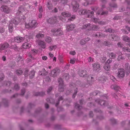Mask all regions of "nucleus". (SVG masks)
Returning <instances> with one entry per match:
<instances>
[{
    "mask_svg": "<svg viewBox=\"0 0 130 130\" xmlns=\"http://www.w3.org/2000/svg\"><path fill=\"white\" fill-rule=\"evenodd\" d=\"M119 75L120 77H123L124 76V73L123 70H121V71L119 73Z\"/></svg>",
    "mask_w": 130,
    "mask_h": 130,
    "instance_id": "f257e3e1",
    "label": "nucleus"
},
{
    "mask_svg": "<svg viewBox=\"0 0 130 130\" xmlns=\"http://www.w3.org/2000/svg\"><path fill=\"white\" fill-rule=\"evenodd\" d=\"M23 46L24 48H26L30 47V45L29 44L27 45V43H25L23 45Z\"/></svg>",
    "mask_w": 130,
    "mask_h": 130,
    "instance_id": "f03ea898",
    "label": "nucleus"
},
{
    "mask_svg": "<svg viewBox=\"0 0 130 130\" xmlns=\"http://www.w3.org/2000/svg\"><path fill=\"white\" fill-rule=\"evenodd\" d=\"M39 45L41 46L43 48H44L45 47L44 44V43L43 42H41L39 43Z\"/></svg>",
    "mask_w": 130,
    "mask_h": 130,
    "instance_id": "7ed1b4c3",
    "label": "nucleus"
},
{
    "mask_svg": "<svg viewBox=\"0 0 130 130\" xmlns=\"http://www.w3.org/2000/svg\"><path fill=\"white\" fill-rule=\"evenodd\" d=\"M104 69L107 71L108 70L110 69V67L107 65H105L104 67Z\"/></svg>",
    "mask_w": 130,
    "mask_h": 130,
    "instance_id": "20e7f679",
    "label": "nucleus"
},
{
    "mask_svg": "<svg viewBox=\"0 0 130 130\" xmlns=\"http://www.w3.org/2000/svg\"><path fill=\"white\" fill-rule=\"evenodd\" d=\"M43 36V35L42 34H38L37 35L36 37L38 38H40V37H42Z\"/></svg>",
    "mask_w": 130,
    "mask_h": 130,
    "instance_id": "39448f33",
    "label": "nucleus"
},
{
    "mask_svg": "<svg viewBox=\"0 0 130 130\" xmlns=\"http://www.w3.org/2000/svg\"><path fill=\"white\" fill-rule=\"evenodd\" d=\"M70 62L71 64H73L75 63V61L71 59L70 60Z\"/></svg>",
    "mask_w": 130,
    "mask_h": 130,
    "instance_id": "423d86ee",
    "label": "nucleus"
},
{
    "mask_svg": "<svg viewBox=\"0 0 130 130\" xmlns=\"http://www.w3.org/2000/svg\"><path fill=\"white\" fill-rule=\"evenodd\" d=\"M70 53L71 55H74L75 54V52L74 51H71L70 52Z\"/></svg>",
    "mask_w": 130,
    "mask_h": 130,
    "instance_id": "0eeeda50",
    "label": "nucleus"
},
{
    "mask_svg": "<svg viewBox=\"0 0 130 130\" xmlns=\"http://www.w3.org/2000/svg\"><path fill=\"white\" fill-rule=\"evenodd\" d=\"M42 58L43 60H45L47 59V58L46 56H44L42 57Z\"/></svg>",
    "mask_w": 130,
    "mask_h": 130,
    "instance_id": "6e6552de",
    "label": "nucleus"
},
{
    "mask_svg": "<svg viewBox=\"0 0 130 130\" xmlns=\"http://www.w3.org/2000/svg\"><path fill=\"white\" fill-rule=\"evenodd\" d=\"M3 60L5 61L6 60V57L4 56H3L2 57Z\"/></svg>",
    "mask_w": 130,
    "mask_h": 130,
    "instance_id": "1a4fd4ad",
    "label": "nucleus"
},
{
    "mask_svg": "<svg viewBox=\"0 0 130 130\" xmlns=\"http://www.w3.org/2000/svg\"><path fill=\"white\" fill-rule=\"evenodd\" d=\"M45 106L46 108H48V105L47 104H45Z\"/></svg>",
    "mask_w": 130,
    "mask_h": 130,
    "instance_id": "9d476101",
    "label": "nucleus"
},
{
    "mask_svg": "<svg viewBox=\"0 0 130 130\" xmlns=\"http://www.w3.org/2000/svg\"><path fill=\"white\" fill-rule=\"evenodd\" d=\"M49 55L51 57H53V55L52 54H50Z\"/></svg>",
    "mask_w": 130,
    "mask_h": 130,
    "instance_id": "9b49d317",
    "label": "nucleus"
},
{
    "mask_svg": "<svg viewBox=\"0 0 130 130\" xmlns=\"http://www.w3.org/2000/svg\"><path fill=\"white\" fill-rule=\"evenodd\" d=\"M53 60H55V61H56V58L55 57H54L53 58Z\"/></svg>",
    "mask_w": 130,
    "mask_h": 130,
    "instance_id": "f8f14e48",
    "label": "nucleus"
},
{
    "mask_svg": "<svg viewBox=\"0 0 130 130\" xmlns=\"http://www.w3.org/2000/svg\"><path fill=\"white\" fill-rule=\"evenodd\" d=\"M27 25H26V28H28V27H27Z\"/></svg>",
    "mask_w": 130,
    "mask_h": 130,
    "instance_id": "ddd939ff",
    "label": "nucleus"
},
{
    "mask_svg": "<svg viewBox=\"0 0 130 130\" xmlns=\"http://www.w3.org/2000/svg\"><path fill=\"white\" fill-rule=\"evenodd\" d=\"M98 67H99V65H98Z\"/></svg>",
    "mask_w": 130,
    "mask_h": 130,
    "instance_id": "4468645a",
    "label": "nucleus"
},
{
    "mask_svg": "<svg viewBox=\"0 0 130 130\" xmlns=\"http://www.w3.org/2000/svg\"><path fill=\"white\" fill-rule=\"evenodd\" d=\"M89 59H91V58H89Z\"/></svg>",
    "mask_w": 130,
    "mask_h": 130,
    "instance_id": "2eb2a0df",
    "label": "nucleus"
},
{
    "mask_svg": "<svg viewBox=\"0 0 130 130\" xmlns=\"http://www.w3.org/2000/svg\"><path fill=\"white\" fill-rule=\"evenodd\" d=\"M17 40H18V38H17Z\"/></svg>",
    "mask_w": 130,
    "mask_h": 130,
    "instance_id": "dca6fc26",
    "label": "nucleus"
},
{
    "mask_svg": "<svg viewBox=\"0 0 130 130\" xmlns=\"http://www.w3.org/2000/svg\"><path fill=\"white\" fill-rule=\"evenodd\" d=\"M55 12H57V11H55Z\"/></svg>",
    "mask_w": 130,
    "mask_h": 130,
    "instance_id": "f3484780",
    "label": "nucleus"
},
{
    "mask_svg": "<svg viewBox=\"0 0 130 130\" xmlns=\"http://www.w3.org/2000/svg\"><path fill=\"white\" fill-rule=\"evenodd\" d=\"M19 39H20V38H19Z\"/></svg>",
    "mask_w": 130,
    "mask_h": 130,
    "instance_id": "a211bd4d",
    "label": "nucleus"
},
{
    "mask_svg": "<svg viewBox=\"0 0 130 130\" xmlns=\"http://www.w3.org/2000/svg\"><path fill=\"white\" fill-rule=\"evenodd\" d=\"M95 65H94V66L95 67Z\"/></svg>",
    "mask_w": 130,
    "mask_h": 130,
    "instance_id": "6ab92c4d",
    "label": "nucleus"
}]
</instances>
